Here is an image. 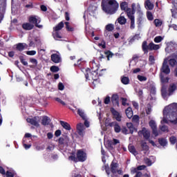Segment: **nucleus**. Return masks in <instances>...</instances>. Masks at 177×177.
I'll return each instance as SVG.
<instances>
[{"instance_id":"f257e3e1","label":"nucleus","mask_w":177,"mask_h":177,"mask_svg":"<svg viewBox=\"0 0 177 177\" xmlns=\"http://www.w3.org/2000/svg\"><path fill=\"white\" fill-rule=\"evenodd\" d=\"M99 66L100 65H97L96 63H94L93 64L91 70L88 68H86L84 73L86 81H91V80H96L97 78H99V76L102 77V75L104 74L103 73L106 71V69L100 70V73H99Z\"/></svg>"},{"instance_id":"f03ea898","label":"nucleus","mask_w":177,"mask_h":177,"mask_svg":"<svg viewBox=\"0 0 177 177\" xmlns=\"http://www.w3.org/2000/svg\"><path fill=\"white\" fill-rule=\"evenodd\" d=\"M101 6L102 10L107 15H114L118 10L120 4L116 0H102Z\"/></svg>"},{"instance_id":"7ed1b4c3","label":"nucleus","mask_w":177,"mask_h":177,"mask_svg":"<svg viewBox=\"0 0 177 177\" xmlns=\"http://www.w3.org/2000/svg\"><path fill=\"white\" fill-rule=\"evenodd\" d=\"M163 115L169 117V122L174 125L177 124V103H173L166 106L163 110Z\"/></svg>"},{"instance_id":"20e7f679","label":"nucleus","mask_w":177,"mask_h":177,"mask_svg":"<svg viewBox=\"0 0 177 177\" xmlns=\"http://www.w3.org/2000/svg\"><path fill=\"white\" fill-rule=\"evenodd\" d=\"M86 152L84 151L82 149L77 150L76 153V157L75 154L72 153V156H68V160H71V161H73L74 162H84L86 161Z\"/></svg>"},{"instance_id":"39448f33","label":"nucleus","mask_w":177,"mask_h":177,"mask_svg":"<svg viewBox=\"0 0 177 177\" xmlns=\"http://www.w3.org/2000/svg\"><path fill=\"white\" fill-rule=\"evenodd\" d=\"M160 82L162 84V88H161V95L164 99L168 96V92L167 91V86L165 84H168L169 82V77H164V75L160 73Z\"/></svg>"},{"instance_id":"423d86ee","label":"nucleus","mask_w":177,"mask_h":177,"mask_svg":"<svg viewBox=\"0 0 177 177\" xmlns=\"http://www.w3.org/2000/svg\"><path fill=\"white\" fill-rule=\"evenodd\" d=\"M142 49L144 53H149V50H158V49H160V45L154 44L153 42L147 45V41H144L142 44Z\"/></svg>"},{"instance_id":"0eeeda50","label":"nucleus","mask_w":177,"mask_h":177,"mask_svg":"<svg viewBox=\"0 0 177 177\" xmlns=\"http://www.w3.org/2000/svg\"><path fill=\"white\" fill-rule=\"evenodd\" d=\"M29 23L35 24V27L37 28H42V25H39L41 23V19L35 15H32L28 18Z\"/></svg>"},{"instance_id":"6e6552de","label":"nucleus","mask_w":177,"mask_h":177,"mask_svg":"<svg viewBox=\"0 0 177 177\" xmlns=\"http://www.w3.org/2000/svg\"><path fill=\"white\" fill-rule=\"evenodd\" d=\"M170 73L171 68H169V66H168V62L165 59L160 68V74H165L166 75H168Z\"/></svg>"},{"instance_id":"1a4fd4ad","label":"nucleus","mask_w":177,"mask_h":177,"mask_svg":"<svg viewBox=\"0 0 177 177\" xmlns=\"http://www.w3.org/2000/svg\"><path fill=\"white\" fill-rule=\"evenodd\" d=\"M27 122L29 124H31V125H34V127H39V117L35 116L32 118H27L26 119Z\"/></svg>"},{"instance_id":"9d476101","label":"nucleus","mask_w":177,"mask_h":177,"mask_svg":"<svg viewBox=\"0 0 177 177\" xmlns=\"http://www.w3.org/2000/svg\"><path fill=\"white\" fill-rule=\"evenodd\" d=\"M58 143L62 146H68V144L70 143V138L67 136H64L58 139Z\"/></svg>"},{"instance_id":"9b49d317","label":"nucleus","mask_w":177,"mask_h":177,"mask_svg":"<svg viewBox=\"0 0 177 177\" xmlns=\"http://www.w3.org/2000/svg\"><path fill=\"white\" fill-rule=\"evenodd\" d=\"M149 125L152 129V133L155 136H158V131L157 130V124H156V122L154 120H150Z\"/></svg>"},{"instance_id":"f8f14e48","label":"nucleus","mask_w":177,"mask_h":177,"mask_svg":"<svg viewBox=\"0 0 177 177\" xmlns=\"http://www.w3.org/2000/svg\"><path fill=\"white\" fill-rule=\"evenodd\" d=\"M176 89H177V83L170 84L168 88L169 93H167V96H172V95H174V92H175Z\"/></svg>"},{"instance_id":"ddd939ff","label":"nucleus","mask_w":177,"mask_h":177,"mask_svg":"<svg viewBox=\"0 0 177 177\" xmlns=\"http://www.w3.org/2000/svg\"><path fill=\"white\" fill-rule=\"evenodd\" d=\"M138 135H142L145 140H149V139H150V132L148 131L145 127L142 129V130L138 132Z\"/></svg>"},{"instance_id":"4468645a","label":"nucleus","mask_w":177,"mask_h":177,"mask_svg":"<svg viewBox=\"0 0 177 177\" xmlns=\"http://www.w3.org/2000/svg\"><path fill=\"white\" fill-rule=\"evenodd\" d=\"M111 100L114 106H120V97L118 96V94H113L111 98Z\"/></svg>"},{"instance_id":"2eb2a0df","label":"nucleus","mask_w":177,"mask_h":177,"mask_svg":"<svg viewBox=\"0 0 177 177\" xmlns=\"http://www.w3.org/2000/svg\"><path fill=\"white\" fill-rule=\"evenodd\" d=\"M106 30L104 32V37H109V32L113 31L114 30V25L112 24H109L105 27Z\"/></svg>"},{"instance_id":"dca6fc26","label":"nucleus","mask_w":177,"mask_h":177,"mask_svg":"<svg viewBox=\"0 0 177 177\" xmlns=\"http://www.w3.org/2000/svg\"><path fill=\"white\" fill-rule=\"evenodd\" d=\"M77 132L80 136H84V124L82 123L77 124Z\"/></svg>"},{"instance_id":"f3484780","label":"nucleus","mask_w":177,"mask_h":177,"mask_svg":"<svg viewBox=\"0 0 177 177\" xmlns=\"http://www.w3.org/2000/svg\"><path fill=\"white\" fill-rule=\"evenodd\" d=\"M22 28L26 31H30L34 28V24L31 23H24L22 24Z\"/></svg>"},{"instance_id":"a211bd4d","label":"nucleus","mask_w":177,"mask_h":177,"mask_svg":"<svg viewBox=\"0 0 177 177\" xmlns=\"http://www.w3.org/2000/svg\"><path fill=\"white\" fill-rule=\"evenodd\" d=\"M53 37L54 39H56V41H59V39H62V38H63L62 32H60V31L59 30H53Z\"/></svg>"},{"instance_id":"6ab92c4d","label":"nucleus","mask_w":177,"mask_h":177,"mask_svg":"<svg viewBox=\"0 0 177 177\" xmlns=\"http://www.w3.org/2000/svg\"><path fill=\"white\" fill-rule=\"evenodd\" d=\"M111 112L114 116V118H115L116 121H118V122L121 121V116L120 115V113H118V111H115L114 108H111Z\"/></svg>"},{"instance_id":"aec40b11","label":"nucleus","mask_w":177,"mask_h":177,"mask_svg":"<svg viewBox=\"0 0 177 177\" xmlns=\"http://www.w3.org/2000/svg\"><path fill=\"white\" fill-rule=\"evenodd\" d=\"M51 60L53 63H60L62 62V59L60 58V55L57 53L51 55Z\"/></svg>"},{"instance_id":"412c9836","label":"nucleus","mask_w":177,"mask_h":177,"mask_svg":"<svg viewBox=\"0 0 177 177\" xmlns=\"http://www.w3.org/2000/svg\"><path fill=\"white\" fill-rule=\"evenodd\" d=\"M126 115L127 118L131 120L132 117H133V111H132V108L129 106L126 110H125Z\"/></svg>"},{"instance_id":"4be33fe9","label":"nucleus","mask_w":177,"mask_h":177,"mask_svg":"<svg viewBox=\"0 0 177 177\" xmlns=\"http://www.w3.org/2000/svg\"><path fill=\"white\" fill-rule=\"evenodd\" d=\"M59 122L62 128H64L66 131H71V126L70 125V124H68V122H64L63 120H61Z\"/></svg>"},{"instance_id":"5701e85b","label":"nucleus","mask_w":177,"mask_h":177,"mask_svg":"<svg viewBox=\"0 0 177 177\" xmlns=\"http://www.w3.org/2000/svg\"><path fill=\"white\" fill-rule=\"evenodd\" d=\"M123 13L120 15V17L118 18L117 21L121 26H124V24H127V19L125 17L122 16Z\"/></svg>"},{"instance_id":"b1692460","label":"nucleus","mask_w":177,"mask_h":177,"mask_svg":"<svg viewBox=\"0 0 177 177\" xmlns=\"http://www.w3.org/2000/svg\"><path fill=\"white\" fill-rule=\"evenodd\" d=\"M146 168L145 165H140L137 167L132 168L131 170V174H135L136 172H142L138 171H142V169H145Z\"/></svg>"},{"instance_id":"393cba45","label":"nucleus","mask_w":177,"mask_h":177,"mask_svg":"<svg viewBox=\"0 0 177 177\" xmlns=\"http://www.w3.org/2000/svg\"><path fill=\"white\" fill-rule=\"evenodd\" d=\"M26 48H27V44L24 43H19L17 44L16 49L19 52H23V50L26 49Z\"/></svg>"},{"instance_id":"a878e982","label":"nucleus","mask_w":177,"mask_h":177,"mask_svg":"<svg viewBox=\"0 0 177 177\" xmlns=\"http://www.w3.org/2000/svg\"><path fill=\"white\" fill-rule=\"evenodd\" d=\"M117 168H118V163L112 162L111 164V171L112 174H117Z\"/></svg>"},{"instance_id":"bb28decb","label":"nucleus","mask_w":177,"mask_h":177,"mask_svg":"<svg viewBox=\"0 0 177 177\" xmlns=\"http://www.w3.org/2000/svg\"><path fill=\"white\" fill-rule=\"evenodd\" d=\"M126 12L129 19H131V17H135L133 15H135V9H131L129 8L126 10Z\"/></svg>"},{"instance_id":"cd10ccee","label":"nucleus","mask_w":177,"mask_h":177,"mask_svg":"<svg viewBox=\"0 0 177 177\" xmlns=\"http://www.w3.org/2000/svg\"><path fill=\"white\" fill-rule=\"evenodd\" d=\"M49 124H50V118L48 116H44L41 120V124L46 127V125H49Z\"/></svg>"},{"instance_id":"c85d7f7f","label":"nucleus","mask_w":177,"mask_h":177,"mask_svg":"<svg viewBox=\"0 0 177 177\" xmlns=\"http://www.w3.org/2000/svg\"><path fill=\"white\" fill-rule=\"evenodd\" d=\"M145 8H147L149 9V10H153V9H154V5L153 3H151L150 0L145 1Z\"/></svg>"},{"instance_id":"c756f323","label":"nucleus","mask_w":177,"mask_h":177,"mask_svg":"<svg viewBox=\"0 0 177 177\" xmlns=\"http://www.w3.org/2000/svg\"><path fill=\"white\" fill-rule=\"evenodd\" d=\"M158 143L162 146V147H165L167 145H168V141L167 140V138H158Z\"/></svg>"},{"instance_id":"7c9ffc66","label":"nucleus","mask_w":177,"mask_h":177,"mask_svg":"<svg viewBox=\"0 0 177 177\" xmlns=\"http://www.w3.org/2000/svg\"><path fill=\"white\" fill-rule=\"evenodd\" d=\"M140 146L142 151H149V148L147 142L142 141Z\"/></svg>"},{"instance_id":"2f4dec72","label":"nucleus","mask_w":177,"mask_h":177,"mask_svg":"<svg viewBox=\"0 0 177 177\" xmlns=\"http://www.w3.org/2000/svg\"><path fill=\"white\" fill-rule=\"evenodd\" d=\"M64 27V23L63 21L59 22L55 27L53 28V31H59Z\"/></svg>"},{"instance_id":"473e14b6","label":"nucleus","mask_w":177,"mask_h":177,"mask_svg":"<svg viewBox=\"0 0 177 177\" xmlns=\"http://www.w3.org/2000/svg\"><path fill=\"white\" fill-rule=\"evenodd\" d=\"M171 17H173V19H177V7H173L171 9Z\"/></svg>"},{"instance_id":"72a5a7b5","label":"nucleus","mask_w":177,"mask_h":177,"mask_svg":"<svg viewBox=\"0 0 177 177\" xmlns=\"http://www.w3.org/2000/svg\"><path fill=\"white\" fill-rule=\"evenodd\" d=\"M130 28L131 30H135V17H130Z\"/></svg>"},{"instance_id":"f704fd0d","label":"nucleus","mask_w":177,"mask_h":177,"mask_svg":"<svg viewBox=\"0 0 177 177\" xmlns=\"http://www.w3.org/2000/svg\"><path fill=\"white\" fill-rule=\"evenodd\" d=\"M128 3H127V1H122L120 3V9L121 10H124V12H126V10L128 9Z\"/></svg>"},{"instance_id":"c9c22d12","label":"nucleus","mask_w":177,"mask_h":177,"mask_svg":"<svg viewBox=\"0 0 177 177\" xmlns=\"http://www.w3.org/2000/svg\"><path fill=\"white\" fill-rule=\"evenodd\" d=\"M129 151H130V153L132 154H134V156L138 154V151H136V149L133 145H129Z\"/></svg>"},{"instance_id":"e433bc0d","label":"nucleus","mask_w":177,"mask_h":177,"mask_svg":"<svg viewBox=\"0 0 177 177\" xmlns=\"http://www.w3.org/2000/svg\"><path fill=\"white\" fill-rule=\"evenodd\" d=\"M104 55H106V56L107 57V60H110V59H111V57H113V56H114V53H113L110 50L104 51Z\"/></svg>"},{"instance_id":"4c0bfd02","label":"nucleus","mask_w":177,"mask_h":177,"mask_svg":"<svg viewBox=\"0 0 177 177\" xmlns=\"http://www.w3.org/2000/svg\"><path fill=\"white\" fill-rule=\"evenodd\" d=\"M153 24L156 27H161V26H162V21H161V19H156L153 21Z\"/></svg>"},{"instance_id":"58836bf2","label":"nucleus","mask_w":177,"mask_h":177,"mask_svg":"<svg viewBox=\"0 0 177 177\" xmlns=\"http://www.w3.org/2000/svg\"><path fill=\"white\" fill-rule=\"evenodd\" d=\"M121 82L124 85H128V84H129V77L124 76L121 79Z\"/></svg>"},{"instance_id":"ea45409f","label":"nucleus","mask_w":177,"mask_h":177,"mask_svg":"<svg viewBox=\"0 0 177 177\" xmlns=\"http://www.w3.org/2000/svg\"><path fill=\"white\" fill-rule=\"evenodd\" d=\"M147 19L149 20V21H153V20L154 19L153 13H151V12L150 11L147 12Z\"/></svg>"},{"instance_id":"a19ab883","label":"nucleus","mask_w":177,"mask_h":177,"mask_svg":"<svg viewBox=\"0 0 177 177\" xmlns=\"http://www.w3.org/2000/svg\"><path fill=\"white\" fill-rule=\"evenodd\" d=\"M142 21H143V15H140L137 18V24H138V26H142Z\"/></svg>"},{"instance_id":"79ce46f5","label":"nucleus","mask_w":177,"mask_h":177,"mask_svg":"<svg viewBox=\"0 0 177 177\" xmlns=\"http://www.w3.org/2000/svg\"><path fill=\"white\" fill-rule=\"evenodd\" d=\"M65 26L67 31L73 32L74 31V28L70 26V22H65Z\"/></svg>"},{"instance_id":"37998d69","label":"nucleus","mask_w":177,"mask_h":177,"mask_svg":"<svg viewBox=\"0 0 177 177\" xmlns=\"http://www.w3.org/2000/svg\"><path fill=\"white\" fill-rule=\"evenodd\" d=\"M169 64L171 67H175V66H176V64H177L176 59H170L169 60Z\"/></svg>"},{"instance_id":"c03bdc74","label":"nucleus","mask_w":177,"mask_h":177,"mask_svg":"<svg viewBox=\"0 0 177 177\" xmlns=\"http://www.w3.org/2000/svg\"><path fill=\"white\" fill-rule=\"evenodd\" d=\"M19 60L21 62V63L24 65V66H28V63L26 62V60L24 59V57L21 55L19 56Z\"/></svg>"},{"instance_id":"a18cd8bd","label":"nucleus","mask_w":177,"mask_h":177,"mask_svg":"<svg viewBox=\"0 0 177 177\" xmlns=\"http://www.w3.org/2000/svg\"><path fill=\"white\" fill-rule=\"evenodd\" d=\"M77 114L81 117V118H82V120H86V118H85V113H84V111H82V110L78 109Z\"/></svg>"},{"instance_id":"49530a36","label":"nucleus","mask_w":177,"mask_h":177,"mask_svg":"<svg viewBox=\"0 0 177 177\" xmlns=\"http://www.w3.org/2000/svg\"><path fill=\"white\" fill-rule=\"evenodd\" d=\"M169 142H170L171 145H175V143H176V142H177L176 137H175V136H171L169 138Z\"/></svg>"},{"instance_id":"de8ad7c7","label":"nucleus","mask_w":177,"mask_h":177,"mask_svg":"<svg viewBox=\"0 0 177 177\" xmlns=\"http://www.w3.org/2000/svg\"><path fill=\"white\" fill-rule=\"evenodd\" d=\"M50 70L52 73H57L60 70V68H59V66H52Z\"/></svg>"},{"instance_id":"09e8293b","label":"nucleus","mask_w":177,"mask_h":177,"mask_svg":"<svg viewBox=\"0 0 177 177\" xmlns=\"http://www.w3.org/2000/svg\"><path fill=\"white\" fill-rule=\"evenodd\" d=\"M137 78L138 81H140V82H143L144 81H147V77L143 75H138L137 76Z\"/></svg>"},{"instance_id":"8fccbe9b","label":"nucleus","mask_w":177,"mask_h":177,"mask_svg":"<svg viewBox=\"0 0 177 177\" xmlns=\"http://www.w3.org/2000/svg\"><path fill=\"white\" fill-rule=\"evenodd\" d=\"M127 127L129 129L130 133H133V124L131 122L127 123Z\"/></svg>"},{"instance_id":"3c124183","label":"nucleus","mask_w":177,"mask_h":177,"mask_svg":"<svg viewBox=\"0 0 177 177\" xmlns=\"http://www.w3.org/2000/svg\"><path fill=\"white\" fill-rule=\"evenodd\" d=\"M168 48L171 50V52H175L176 50H177V44L169 45L168 46Z\"/></svg>"},{"instance_id":"603ef678","label":"nucleus","mask_w":177,"mask_h":177,"mask_svg":"<svg viewBox=\"0 0 177 177\" xmlns=\"http://www.w3.org/2000/svg\"><path fill=\"white\" fill-rule=\"evenodd\" d=\"M93 82H92V84L94 87L96 86V85H99V84H100V79L99 77H97V79L95 80H93Z\"/></svg>"},{"instance_id":"864d4df0","label":"nucleus","mask_w":177,"mask_h":177,"mask_svg":"<svg viewBox=\"0 0 177 177\" xmlns=\"http://www.w3.org/2000/svg\"><path fill=\"white\" fill-rule=\"evenodd\" d=\"M161 41H162V37L161 36H157L154 38V42H156V44H160Z\"/></svg>"},{"instance_id":"5fc2aeb1","label":"nucleus","mask_w":177,"mask_h":177,"mask_svg":"<svg viewBox=\"0 0 177 177\" xmlns=\"http://www.w3.org/2000/svg\"><path fill=\"white\" fill-rule=\"evenodd\" d=\"M114 131L115 132V133H120V132H121V127L120 126V124L115 125V127H114Z\"/></svg>"},{"instance_id":"6e6d98bb","label":"nucleus","mask_w":177,"mask_h":177,"mask_svg":"<svg viewBox=\"0 0 177 177\" xmlns=\"http://www.w3.org/2000/svg\"><path fill=\"white\" fill-rule=\"evenodd\" d=\"M145 164L147 165L148 167H151V165H153V163L151 162V160L148 158L145 159Z\"/></svg>"},{"instance_id":"4d7b16f0","label":"nucleus","mask_w":177,"mask_h":177,"mask_svg":"<svg viewBox=\"0 0 177 177\" xmlns=\"http://www.w3.org/2000/svg\"><path fill=\"white\" fill-rule=\"evenodd\" d=\"M26 55H28V56H34L37 55V51L35 50L26 51Z\"/></svg>"},{"instance_id":"13d9d810","label":"nucleus","mask_w":177,"mask_h":177,"mask_svg":"<svg viewBox=\"0 0 177 177\" xmlns=\"http://www.w3.org/2000/svg\"><path fill=\"white\" fill-rule=\"evenodd\" d=\"M98 46H101L102 49H106V41L102 40L101 43L98 44Z\"/></svg>"},{"instance_id":"bf43d9fd","label":"nucleus","mask_w":177,"mask_h":177,"mask_svg":"<svg viewBox=\"0 0 177 177\" xmlns=\"http://www.w3.org/2000/svg\"><path fill=\"white\" fill-rule=\"evenodd\" d=\"M6 177H15V173L10 171H7L6 172Z\"/></svg>"},{"instance_id":"052dcab7","label":"nucleus","mask_w":177,"mask_h":177,"mask_svg":"<svg viewBox=\"0 0 177 177\" xmlns=\"http://www.w3.org/2000/svg\"><path fill=\"white\" fill-rule=\"evenodd\" d=\"M120 131H122V133L124 135H128V129L127 127H124L121 129Z\"/></svg>"},{"instance_id":"680f3d73","label":"nucleus","mask_w":177,"mask_h":177,"mask_svg":"<svg viewBox=\"0 0 177 177\" xmlns=\"http://www.w3.org/2000/svg\"><path fill=\"white\" fill-rule=\"evenodd\" d=\"M55 101L58 102V103H60L61 104H62V106H66V102H64L63 100H62V99H60L59 97H56Z\"/></svg>"},{"instance_id":"e2e57ef3","label":"nucleus","mask_w":177,"mask_h":177,"mask_svg":"<svg viewBox=\"0 0 177 177\" xmlns=\"http://www.w3.org/2000/svg\"><path fill=\"white\" fill-rule=\"evenodd\" d=\"M30 62L32 63V64H35V66H37V64H38V61H37V59L35 58H30Z\"/></svg>"},{"instance_id":"0e129e2a","label":"nucleus","mask_w":177,"mask_h":177,"mask_svg":"<svg viewBox=\"0 0 177 177\" xmlns=\"http://www.w3.org/2000/svg\"><path fill=\"white\" fill-rule=\"evenodd\" d=\"M58 89L59 91H64V84H63V83L59 82L58 84Z\"/></svg>"},{"instance_id":"69168bd1","label":"nucleus","mask_w":177,"mask_h":177,"mask_svg":"<svg viewBox=\"0 0 177 177\" xmlns=\"http://www.w3.org/2000/svg\"><path fill=\"white\" fill-rule=\"evenodd\" d=\"M160 131H162V132H167V131H168V127L163 125L160 127Z\"/></svg>"},{"instance_id":"338daca9","label":"nucleus","mask_w":177,"mask_h":177,"mask_svg":"<svg viewBox=\"0 0 177 177\" xmlns=\"http://www.w3.org/2000/svg\"><path fill=\"white\" fill-rule=\"evenodd\" d=\"M138 96L140 97V98L143 97V90L142 89L138 90Z\"/></svg>"},{"instance_id":"774afa93","label":"nucleus","mask_w":177,"mask_h":177,"mask_svg":"<svg viewBox=\"0 0 177 177\" xmlns=\"http://www.w3.org/2000/svg\"><path fill=\"white\" fill-rule=\"evenodd\" d=\"M104 104H109L110 103V97L107 96L104 101Z\"/></svg>"}]
</instances>
